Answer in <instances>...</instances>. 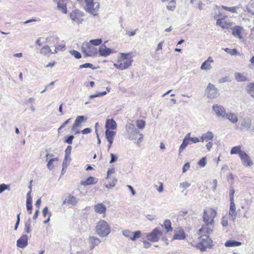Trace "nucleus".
Returning <instances> with one entry per match:
<instances>
[{
    "label": "nucleus",
    "mask_w": 254,
    "mask_h": 254,
    "mask_svg": "<svg viewBox=\"0 0 254 254\" xmlns=\"http://www.w3.org/2000/svg\"><path fill=\"white\" fill-rule=\"evenodd\" d=\"M135 128H136L135 127L134 125L131 123L127 124L126 126V129L128 133Z\"/></svg>",
    "instance_id": "c03bdc74"
},
{
    "label": "nucleus",
    "mask_w": 254,
    "mask_h": 254,
    "mask_svg": "<svg viewBox=\"0 0 254 254\" xmlns=\"http://www.w3.org/2000/svg\"><path fill=\"white\" fill-rule=\"evenodd\" d=\"M221 224L224 227H226L228 225V218L226 216H223L221 219Z\"/></svg>",
    "instance_id": "052dcab7"
},
{
    "label": "nucleus",
    "mask_w": 254,
    "mask_h": 254,
    "mask_svg": "<svg viewBox=\"0 0 254 254\" xmlns=\"http://www.w3.org/2000/svg\"><path fill=\"white\" fill-rule=\"evenodd\" d=\"M51 50L50 47L48 45L45 46L42 48L40 51V54L44 55H47L49 53H51Z\"/></svg>",
    "instance_id": "c9c22d12"
},
{
    "label": "nucleus",
    "mask_w": 254,
    "mask_h": 254,
    "mask_svg": "<svg viewBox=\"0 0 254 254\" xmlns=\"http://www.w3.org/2000/svg\"><path fill=\"white\" fill-rule=\"evenodd\" d=\"M162 226L166 229V232H171L173 230V228L171 226V221L169 219H166Z\"/></svg>",
    "instance_id": "c85d7f7f"
},
{
    "label": "nucleus",
    "mask_w": 254,
    "mask_h": 254,
    "mask_svg": "<svg viewBox=\"0 0 254 254\" xmlns=\"http://www.w3.org/2000/svg\"><path fill=\"white\" fill-rule=\"evenodd\" d=\"M130 54V53L121 54V62L123 63V65L126 69L131 65L132 62H133L132 58L128 57Z\"/></svg>",
    "instance_id": "0eeeda50"
},
{
    "label": "nucleus",
    "mask_w": 254,
    "mask_h": 254,
    "mask_svg": "<svg viewBox=\"0 0 254 254\" xmlns=\"http://www.w3.org/2000/svg\"><path fill=\"white\" fill-rule=\"evenodd\" d=\"M89 243L90 245L91 249H93L95 246L99 245L101 243L100 240L94 236H90L89 238Z\"/></svg>",
    "instance_id": "412c9836"
},
{
    "label": "nucleus",
    "mask_w": 254,
    "mask_h": 254,
    "mask_svg": "<svg viewBox=\"0 0 254 254\" xmlns=\"http://www.w3.org/2000/svg\"><path fill=\"white\" fill-rule=\"evenodd\" d=\"M234 193H235V190L233 189H231L230 190V192H229L230 201H234Z\"/></svg>",
    "instance_id": "e2e57ef3"
},
{
    "label": "nucleus",
    "mask_w": 254,
    "mask_h": 254,
    "mask_svg": "<svg viewBox=\"0 0 254 254\" xmlns=\"http://www.w3.org/2000/svg\"><path fill=\"white\" fill-rule=\"evenodd\" d=\"M247 92L254 98V83H250L247 86Z\"/></svg>",
    "instance_id": "473e14b6"
},
{
    "label": "nucleus",
    "mask_w": 254,
    "mask_h": 254,
    "mask_svg": "<svg viewBox=\"0 0 254 254\" xmlns=\"http://www.w3.org/2000/svg\"><path fill=\"white\" fill-rule=\"evenodd\" d=\"M58 158L51 159L47 163V167L50 170H53L54 169V166L53 165V163L55 161H58Z\"/></svg>",
    "instance_id": "58836bf2"
},
{
    "label": "nucleus",
    "mask_w": 254,
    "mask_h": 254,
    "mask_svg": "<svg viewBox=\"0 0 254 254\" xmlns=\"http://www.w3.org/2000/svg\"><path fill=\"white\" fill-rule=\"evenodd\" d=\"M117 182V180L115 178H113L112 179V182H110L109 184L106 185L105 187L107 188H109L110 187H114L116 185V184Z\"/></svg>",
    "instance_id": "bf43d9fd"
},
{
    "label": "nucleus",
    "mask_w": 254,
    "mask_h": 254,
    "mask_svg": "<svg viewBox=\"0 0 254 254\" xmlns=\"http://www.w3.org/2000/svg\"><path fill=\"white\" fill-rule=\"evenodd\" d=\"M123 235L127 238H132V233L128 230H125L123 231Z\"/></svg>",
    "instance_id": "6e6d98bb"
},
{
    "label": "nucleus",
    "mask_w": 254,
    "mask_h": 254,
    "mask_svg": "<svg viewBox=\"0 0 254 254\" xmlns=\"http://www.w3.org/2000/svg\"><path fill=\"white\" fill-rule=\"evenodd\" d=\"M211 233H200V229L198 230L197 234L199 235V242L197 243L195 246L201 252H204L207 249H210L213 246V242L208 235Z\"/></svg>",
    "instance_id": "f03ea898"
},
{
    "label": "nucleus",
    "mask_w": 254,
    "mask_h": 254,
    "mask_svg": "<svg viewBox=\"0 0 254 254\" xmlns=\"http://www.w3.org/2000/svg\"><path fill=\"white\" fill-rule=\"evenodd\" d=\"M129 134L128 138L130 140H133V139H137L138 135H139V137L138 138L139 140L141 141L143 137V135L142 134L140 133L139 131L137 128H135V129L130 131L129 133Z\"/></svg>",
    "instance_id": "f3484780"
},
{
    "label": "nucleus",
    "mask_w": 254,
    "mask_h": 254,
    "mask_svg": "<svg viewBox=\"0 0 254 254\" xmlns=\"http://www.w3.org/2000/svg\"><path fill=\"white\" fill-rule=\"evenodd\" d=\"M224 50L227 53L229 54L232 56L238 55H239V52L237 51V50L236 49H231L229 48H225L224 49Z\"/></svg>",
    "instance_id": "e433bc0d"
},
{
    "label": "nucleus",
    "mask_w": 254,
    "mask_h": 254,
    "mask_svg": "<svg viewBox=\"0 0 254 254\" xmlns=\"http://www.w3.org/2000/svg\"><path fill=\"white\" fill-rule=\"evenodd\" d=\"M117 123L113 119H107L106 121L105 128L106 130H114L117 128Z\"/></svg>",
    "instance_id": "2eb2a0df"
},
{
    "label": "nucleus",
    "mask_w": 254,
    "mask_h": 254,
    "mask_svg": "<svg viewBox=\"0 0 254 254\" xmlns=\"http://www.w3.org/2000/svg\"><path fill=\"white\" fill-rule=\"evenodd\" d=\"M89 42L93 46H99L102 44V40L101 39H93L90 40Z\"/></svg>",
    "instance_id": "79ce46f5"
},
{
    "label": "nucleus",
    "mask_w": 254,
    "mask_h": 254,
    "mask_svg": "<svg viewBox=\"0 0 254 254\" xmlns=\"http://www.w3.org/2000/svg\"><path fill=\"white\" fill-rule=\"evenodd\" d=\"M28 236L26 235H22L17 241V247L20 248H24L28 245Z\"/></svg>",
    "instance_id": "9b49d317"
},
{
    "label": "nucleus",
    "mask_w": 254,
    "mask_h": 254,
    "mask_svg": "<svg viewBox=\"0 0 254 254\" xmlns=\"http://www.w3.org/2000/svg\"><path fill=\"white\" fill-rule=\"evenodd\" d=\"M243 28L240 26H235L232 29V35L235 37H237L240 39H242L241 35Z\"/></svg>",
    "instance_id": "a211bd4d"
},
{
    "label": "nucleus",
    "mask_w": 254,
    "mask_h": 254,
    "mask_svg": "<svg viewBox=\"0 0 254 254\" xmlns=\"http://www.w3.org/2000/svg\"><path fill=\"white\" fill-rule=\"evenodd\" d=\"M10 190V185L2 184L0 185V194L3 192L5 190Z\"/></svg>",
    "instance_id": "a18cd8bd"
},
{
    "label": "nucleus",
    "mask_w": 254,
    "mask_h": 254,
    "mask_svg": "<svg viewBox=\"0 0 254 254\" xmlns=\"http://www.w3.org/2000/svg\"><path fill=\"white\" fill-rule=\"evenodd\" d=\"M57 7L59 9L61 10L64 13H66V6L63 1L59 0L57 2Z\"/></svg>",
    "instance_id": "72a5a7b5"
},
{
    "label": "nucleus",
    "mask_w": 254,
    "mask_h": 254,
    "mask_svg": "<svg viewBox=\"0 0 254 254\" xmlns=\"http://www.w3.org/2000/svg\"><path fill=\"white\" fill-rule=\"evenodd\" d=\"M221 7L222 9L231 12L232 13L237 12V9L238 8V7L237 6L227 7L224 5H222Z\"/></svg>",
    "instance_id": "f704fd0d"
},
{
    "label": "nucleus",
    "mask_w": 254,
    "mask_h": 254,
    "mask_svg": "<svg viewBox=\"0 0 254 254\" xmlns=\"http://www.w3.org/2000/svg\"><path fill=\"white\" fill-rule=\"evenodd\" d=\"M71 121V119L69 118L66 121H65L62 125V126L58 128V130L59 133L60 132L61 130L66 125L68 124L69 123H70Z\"/></svg>",
    "instance_id": "13d9d810"
},
{
    "label": "nucleus",
    "mask_w": 254,
    "mask_h": 254,
    "mask_svg": "<svg viewBox=\"0 0 254 254\" xmlns=\"http://www.w3.org/2000/svg\"><path fill=\"white\" fill-rule=\"evenodd\" d=\"M190 186V185L189 183L187 182L181 183L179 184V187L181 189H183L185 190L188 188Z\"/></svg>",
    "instance_id": "4d7b16f0"
},
{
    "label": "nucleus",
    "mask_w": 254,
    "mask_h": 254,
    "mask_svg": "<svg viewBox=\"0 0 254 254\" xmlns=\"http://www.w3.org/2000/svg\"><path fill=\"white\" fill-rule=\"evenodd\" d=\"M110 156H111V160L110 161V163H114L117 160L118 157L116 155H115L113 153H111Z\"/></svg>",
    "instance_id": "0e129e2a"
},
{
    "label": "nucleus",
    "mask_w": 254,
    "mask_h": 254,
    "mask_svg": "<svg viewBox=\"0 0 254 254\" xmlns=\"http://www.w3.org/2000/svg\"><path fill=\"white\" fill-rule=\"evenodd\" d=\"M20 214L19 213L17 215V220H16V223H15V225L14 226V228L15 231L17 230L18 225L20 223Z\"/></svg>",
    "instance_id": "338daca9"
},
{
    "label": "nucleus",
    "mask_w": 254,
    "mask_h": 254,
    "mask_svg": "<svg viewBox=\"0 0 254 254\" xmlns=\"http://www.w3.org/2000/svg\"><path fill=\"white\" fill-rule=\"evenodd\" d=\"M94 211L98 214H104L103 217H105L106 206L102 203H99L94 206Z\"/></svg>",
    "instance_id": "f8f14e48"
},
{
    "label": "nucleus",
    "mask_w": 254,
    "mask_h": 254,
    "mask_svg": "<svg viewBox=\"0 0 254 254\" xmlns=\"http://www.w3.org/2000/svg\"><path fill=\"white\" fill-rule=\"evenodd\" d=\"M207 163L206 157H202L197 163L198 165L200 167H204Z\"/></svg>",
    "instance_id": "37998d69"
},
{
    "label": "nucleus",
    "mask_w": 254,
    "mask_h": 254,
    "mask_svg": "<svg viewBox=\"0 0 254 254\" xmlns=\"http://www.w3.org/2000/svg\"><path fill=\"white\" fill-rule=\"evenodd\" d=\"M225 117L233 123H236L238 121L237 115L234 113H226Z\"/></svg>",
    "instance_id": "bb28decb"
},
{
    "label": "nucleus",
    "mask_w": 254,
    "mask_h": 254,
    "mask_svg": "<svg viewBox=\"0 0 254 254\" xmlns=\"http://www.w3.org/2000/svg\"><path fill=\"white\" fill-rule=\"evenodd\" d=\"M176 7V1L175 0H172L170 1L168 5L167 6V8L170 11H174Z\"/></svg>",
    "instance_id": "4c0bfd02"
},
{
    "label": "nucleus",
    "mask_w": 254,
    "mask_h": 254,
    "mask_svg": "<svg viewBox=\"0 0 254 254\" xmlns=\"http://www.w3.org/2000/svg\"><path fill=\"white\" fill-rule=\"evenodd\" d=\"M229 215L232 217H235L236 216V206L234 201H230Z\"/></svg>",
    "instance_id": "7c9ffc66"
},
{
    "label": "nucleus",
    "mask_w": 254,
    "mask_h": 254,
    "mask_svg": "<svg viewBox=\"0 0 254 254\" xmlns=\"http://www.w3.org/2000/svg\"><path fill=\"white\" fill-rule=\"evenodd\" d=\"M242 164L246 167H250L253 165V162L250 157L245 152L242 153L240 156Z\"/></svg>",
    "instance_id": "1a4fd4ad"
},
{
    "label": "nucleus",
    "mask_w": 254,
    "mask_h": 254,
    "mask_svg": "<svg viewBox=\"0 0 254 254\" xmlns=\"http://www.w3.org/2000/svg\"><path fill=\"white\" fill-rule=\"evenodd\" d=\"M206 92L209 98L214 99L216 98L219 94L217 89L215 86L211 83H209L206 89Z\"/></svg>",
    "instance_id": "6e6552de"
},
{
    "label": "nucleus",
    "mask_w": 254,
    "mask_h": 254,
    "mask_svg": "<svg viewBox=\"0 0 254 254\" xmlns=\"http://www.w3.org/2000/svg\"><path fill=\"white\" fill-rule=\"evenodd\" d=\"M74 137L73 135L65 136L64 142L68 144H71Z\"/></svg>",
    "instance_id": "09e8293b"
},
{
    "label": "nucleus",
    "mask_w": 254,
    "mask_h": 254,
    "mask_svg": "<svg viewBox=\"0 0 254 254\" xmlns=\"http://www.w3.org/2000/svg\"><path fill=\"white\" fill-rule=\"evenodd\" d=\"M49 213L51 212L49 211L48 207L46 206L44 207L42 210V214L43 217H46L47 215L49 216Z\"/></svg>",
    "instance_id": "69168bd1"
},
{
    "label": "nucleus",
    "mask_w": 254,
    "mask_h": 254,
    "mask_svg": "<svg viewBox=\"0 0 254 254\" xmlns=\"http://www.w3.org/2000/svg\"><path fill=\"white\" fill-rule=\"evenodd\" d=\"M241 245L242 243L241 242L231 240L227 241L225 243V246L226 247H237L241 246Z\"/></svg>",
    "instance_id": "cd10ccee"
},
{
    "label": "nucleus",
    "mask_w": 254,
    "mask_h": 254,
    "mask_svg": "<svg viewBox=\"0 0 254 254\" xmlns=\"http://www.w3.org/2000/svg\"><path fill=\"white\" fill-rule=\"evenodd\" d=\"M90 68L92 69H95L96 68V67H93V65L90 63H85L79 66V68Z\"/></svg>",
    "instance_id": "864d4df0"
},
{
    "label": "nucleus",
    "mask_w": 254,
    "mask_h": 254,
    "mask_svg": "<svg viewBox=\"0 0 254 254\" xmlns=\"http://www.w3.org/2000/svg\"><path fill=\"white\" fill-rule=\"evenodd\" d=\"M72 147L71 146H68L66 149L65 150V156H70V154L71 153Z\"/></svg>",
    "instance_id": "680f3d73"
},
{
    "label": "nucleus",
    "mask_w": 254,
    "mask_h": 254,
    "mask_svg": "<svg viewBox=\"0 0 254 254\" xmlns=\"http://www.w3.org/2000/svg\"><path fill=\"white\" fill-rule=\"evenodd\" d=\"M116 132L113 130H106L105 137L109 143H113Z\"/></svg>",
    "instance_id": "aec40b11"
},
{
    "label": "nucleus",
    "mask_w": 254,
    "mask_h": 254,
    "mask_svg": "<svg viewBox=\"0 0 254 254\" xmlns=\"http://www.w3.org/2000/svg\"><path fill=\"white\" fill-rule=\"evenodd\" d=\"M216 25L222 29H228L231 25V22L224 20L222 18H218L216 20Z\"/></svg>",
    "instance_id": "4468645a"
},
{
    "label": "nucleus",
    "mask_w": 254,
    "mask_h": 254,
    "mask_svg": "<svg viewBox=\"0 0 254 254\" xmlns=\"http://www.w3.org/2000/svg\"><path fill=\"white\" fill-rule=\"evenodd\" d=\"M236 80L238 82H244L247 80L248 78L244 73L237 72L235 74Z\"/></svg>",
    "instance_id": "393cba45"
},
{
    "label": "nucleus",
    "mask_w": 254,
    "mask_h": 254,
    "mask_svg": "<svg viewBox=\"0 0 254 254\" xmlns=\"http://www.w3.org/2000/svg\"><path fill=\"white\" fill-rule=\"evenodd\" d=\"M212 109L218 117H225L226 110L223 106L215 104L213 106Z\"/></svg>",
    "instance_id": "9d476101"
},
{
    "label": "nucleus",
    "mask_w": 254,
    "mask_h": 254,
    "mask_svg": "<svg viewBox=\"0 0 254 254\" xmlns=\"http://www.w3.org/2000/svg\"><path fill=\"white\" fill-rule=\"evenodd\" d=\"M77 202V200L74 196L69 195L68 198L64 201V204L67 203L74 205Z\"/></svg>",
    "instance_id": "2f4dec72"
},
{
    "label": "nucleus",
    "mask_w": 254,
    "mask_h": 254,
    "mask_svg": "<svg viewBox=\"0 0 254 254\" xmlns=\"http://www.w3.org/2000/svg\"><path fill=\"white\" fill-rule=\"evenodd\" d=\"M81 49L82 52L85 54V57H92L97 54V48L89 42L83 43L81 46Z\"/></svg>",
    "instance_id": "39448f33"
},
{
    "label": "nucleus",
    "mask_w": 254,
    "mask_h": 254,
    "mask_svg": "<svg viewBox=\"0 0 254 254\" xmlns=\"http://www.w3.org/2000/svg\"><path fill=\"white\" fill-rule=\"evenodd\" d=\"M95 232L100 237H104L110 233L111 228L106 221L101 220L97 223Z\"/></svg>",
    "instance_id": "7ed1b4c3"
},
{
    "label": "nucleus",
    "mask_w": 254,
    "mask_h": 254,
    "mask_svg": "<svg viewBox=\"0 0 254 254\" xmlns=\"http://www.w3.org/2000/svg\"><path fill=\"white\" fill-rule=\"evenodd\" d=\"M78 10H76L75 11H73L70 14V17L71 19L74 21L75 20H77V18L78 17L79 15H78Z\"/></svg>",
    "instance_id": "49530a36"
},
{
    "label": "nucleus",
    "mask_w": 254,
    "mask_h": 254,
    "mask_svg": "<svg viewBox=\"0 0 254 254\" xmlns=\"http://www.w3.org/2000/svg\"><path fill=\"white\" fill-rule=\"evenodd\" d=\"M132 238H130V239L134 241L136 239L139 238L141 236V231H136L133 233V234L132 235Z\"/></svg>",
    "instance_id": "8fccbe9b"
},
{
    "label": "nucleus",
    "mask_w": 254,
    "mask_h": 254,
    "mask_svg": "<svg viewBox=\"0 0 254 254\" xmlns=\"http://www.w3.org/2000/svg\"><path fill=\"white\" fill-rule=\"evenodd\" d=\"M107 94V92L106 91L101 92H99L98 93L91 95L89 96V99H93L94 98L101 97L104 95H105Z\"/></svg>",
    "instance_id": "3c124183"
},
{
    "label": "nucleus",
    "mask_w": 254,
    "mask_h": 254,
    "mask_svg": "<svg viewBox=\"0 0 254 254\" xmlns=\"http://www.w3.org/2000/svg\"><path fill=\"white\" fill-rule=\"evenodd\" d=\"M69 53L77 59H79L81 58V54L76 50H70L69 51Z\"/></svg>",
    "instance_id": "a19ab883"
},
{
    "label": "nucleus",
    "mask_w": 254,
    "mask_h": 254,
    "mask_svg": "<svg viewBox=\"0 0 254 254\" xmlns=\"http://www.w3.org/2000/svg\"><path fill=\"white\" fill-rule=\"evenodd\" d=\"M213 63L212 58L209 57L206 61L202 64L200 68L202 70H209L212 68L211 64Z\"/></svg>",
    "instance_id": "dca6fc26"
},
{
    "label": "nucleus",
    "mask_w": 254,
    "mask_h": 254,
    "mask_svg": "<svg viewBox=\"0 0 254 254\" xmlns=\"http://www.w3.org/2000/svg\"><path fill=\"white\" fill-rule=\"evenodd\" d=\"M185 238V236L183 231L180 229L178 233H176L174 235L173 239L174 240H183Z\"/></svg>",
    "instance_id": "c756f323"
},
{
    "label": "nucleus",
    "mask_w": 254,
    "mask_h": 254,
    "mask_svg": "<svg viewBox=\"0 0 254 254\" xmlns=\"http://www.w3.org/2000/svg\"><path fill=\"white\" fill-rule=\"evenodd\" d=\"M94 0H84L86 3L85 10L93 15H96L100 7L99 2L93 1Z\"/></svg>",
    "instance_id": "20e7f679"
},
{
    "label": "nucleus",
    "mask_w": 254,
    "mask_h": 254,
    "mask_svg": "<svg viewBox=\"0 0 254 254\" xmlns=\"http://www.w3.org/2000/svg\"><path fill=\"white\" fill-rule=\"evenodd\" d=\"M30 225H31V224H30V220L25 222V228H24L25 232H26L27 233H30L31 232Z\"/></svg>",
    "instance_id": "5fc2aeb1"
},
{
    "label": "nucleus",
    "mask_w": 254,
    "mask_h": 254,
    "mask_svg": "<svg viewBox=\"0 0 254 254\" xmlns=\"http://www.w3.org/2000/svg\"><path fill=\"white\" fill-rule=\"evenodd\" d=\"M137 127L140 129H143L145 127V122L144 120H137L136 122Z\"/></svg>",
    "instance_id": "de8ad7c7"
},
{
    "label": "nucleus",
    "mask_w": 254,
    "mask_h": 254,
    "mask_svg": "<svg viewBox=\"0 0 254 254\" xmlns=\"http://www.w3.org/2000/svg\"><path fill=\"white\" fill-rule=\"evenodd\" d=\"M112 50L110 48H108L104 45H102L100 46L99 52L101 56L104 57H107L111 53Z\"/></svg>",
    "instance_id": "6ab92c4d"
},
{
    "label": "nucleus",
    "mask_w": 254,
    "mask_h": 254,
    "mask_svg": "<svg viewBox=\"0 0 254 254\" xmlns=\"http://www.w3.org/2000/svg\"><path fill=\"white\" fill-rule=\"evenodd\" d=\"M251 126V121L250 120H244L242 123V126L245 128H250Z\"/></svg>",
    "instance_id": "603ef678"
},
{
    "label": "nucleus",
    "mask_w": 254,
    "mask_h": 254,
    "mask_svg": "<svg viewBox=\"0 0 254 254\" xmlns=\"http://www.w3.org/2000/svg\"><path fill=\"white\" fill-rule=\"evenodd\" d=\"M214 135L212 132L208 131L205 133H204L202 135L201 137V141L202 142L209 141L213 138Z\"/></svg>",
    "instance_id": "4be33fe9"
},
{
    "label": "nucleus",
    "mask_w": 254,
    "mask_h": 254,
    "mask_svg": "<svg viewBox=\"0 0 254 254\" xmlns=\"http://www.w3.org/2000/svg\"><path fill=\"white\" fill-rule=\"evenodd\" d=\"M162 235V232L157 228H156L151 233L148 234L146 237L148 241L156 242L158 241Z\"/></svg>",
    "instance_id": "423d86ee"
},
{
    "label": "nucleus",
    "mask_w": 254,
    "mask_h": 254,
    "mask_svg": "<svg viewBox=\"0 0 254 254\" xmlns=\"http://www.w3.org/2000/svg\"><path fill=\"white\" fill-rule=\"evenodd\" d=\"M70 161H71L70 157L65 156L64 161L63 162V166H64V168H67V166L69 165Z\"/></svg>",
    "instance_id": "ea45409f"
},
{
    "label": "nucleus",
    "mask_w": 254,
    "mask_h": 254,
    "mask_svg": "<svg viewBox=\"0 0 254 254\" xmlns=\"http://www.w3.org/2000/svg\"><path fill=\"white\" fill-rule=\"evenodd\" d=\"M241 149L242 146L241 145L234 146L231 148L230 150V154L232 155L238 154L240 157L241 154L245 152L242 151Z\"/></svg>",
    "instance_id": "5701e85b"
},
{
    "label": "nucleus",
    "mask_w": 254,
    "mask_h": 254,
    "mask_svg": "<svg viewBox=\"0 0 254 254\" xmlns=\"http://www.w3.org/2000/svg\"><path fill=\"white\" fill-rule=\"evenodd\" d=\"M217 215V212L213 208L206 207L204 209L203 220L204 224L200 228V233H212L214 228V219Z\"/></svg>",
    "instance_id": "f257e3e1"
},
{
    "label": "nucleus",
    "mask_w": 254,
    "mask_h": 254,
    "mask_svg": "<svg viewBox=\"0 0 254 254\" xmlns=\"http://www.w3.org/2000/svg\"><path fill=\"white\" fill-rule=\"evenodd\" d=\"M190 168V163L188 162V163H186L183 166V172L185 173L187 170H188Z\"/></svg>",
    "instance_id": "774afa93"
},
{
    "label": "nucleus",
    "mask_w": 254,
    "mask_h": 254,
    "mask_svg": "<svg viewBox=\"0 0 254 254\" xmlns=\"http://www.w3.org/2000/svg\"><path fill=\"white\" fill-rule=\"evenodd\" d=\"M97 182V179L93 177H88L85 181L81 182V184L83 186H87L95 184Z\"/></svg>",
    "instance_id": "a878e982"
},
{
    "label": "nucleus",
    "mask_w": 254,
    "mask_h": 254,
    "mask_svg": "<svg viewBox=\"0 0 254 254\" xmlns=\"http://www.w3.org/2000/svg\"><path fill=\"white\" fill-rule=\"evenodd\" d=\"M190 140V133H188L183 140L179 148V152H181L187 146L189 141Z\"/></svg>",
    "instance_id": "b1692460"
},
{
    "label": "nucleus",
    "mask_w": 254,
    "mask_h": 254,
    "mask_svg": "<svg viewBox=\"0 0 254 254\" xmlns=\"http://www.w3.org/2000/svg\"><path fill=\"white\" fill-rule=\"evenodd\" d=\"M87 118L83 116H78L76 117L75 122L73 124L71 130L75 131L76 128L78 127L80 124L86 121Z\"/></svg>",
    "instance_id": "ddd939ff"
}]
</instances>
